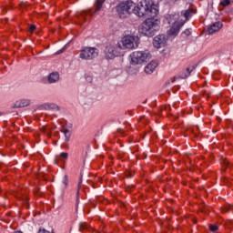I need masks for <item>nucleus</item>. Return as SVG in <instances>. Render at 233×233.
Listing matches in <instances>:
<instances>
[{
    "label": "nucleus",
    "instance_id": "7c9ffc66",
    "mask_svg": "<svg viewBox=\"0 0 233 233\" xmlns=\"http://www.w3.org/2000/svg\"><path fill=\"white\" fill-rule=\"evenodd\" d=\"M79 187H81V182H79L78 184V189H79ZM77 194H79V190H77Z\"/></svg>",
    "mask_w": 233,
    "mask_h": 233
},
{
    "label": "nucleus",
    "instance_id": "393cba45",
    "mask_svg": "<svg viewBox=\"0 0 233 233\" xmlns=\"http://www.w3.org/2000/svg\"><path fill=\"white\" fill-rule=\"evenodd\" d=\"M41 131L44 133V134H48V128L46 127H43L41 128Z\"/></svg>",
    "mask_w": 233,
    "mask_h": 233
},
{
    "label": "nucleus",
    "instance_id": "cd10ccee",
    "mask_svg": "<svg viewBox=\"0 0 233 233\" xmlns=\"http://www.w3.org/2000/svg\"><path fill=\"white\" fill-rule=\"evenodd\" d=\"M34 30H35V25H30L29 31L34 32Z\"/></svg>",
    "mask_w": 233,
    "mask_h": 233
},
{
    "label": "nucleus",
    "instance_id": "4be33fe9",
    "mask_svg": "<svg viewBox=\"0 0 233 233\" xmlns=\"http://www.w3.org/2000/svg\"><path fill=\"white\" fill-rule=\"evenodd\" d=\"M48 108H51V110H56V108H58L56 104H50L47 105Z\"/></svg>",
    "mask_w": 233,
    "mask_h": 233
},
{
    "label": "nucleus",
    "instance_id": "bb28decb",
    "mask_svg": "<svg viewBox=\"0 0 233 233\" xmlns=\"http://www.w3.org/2000/svg\"><path fill=\"white\" fill-rule=\"evenodd\" d=\"M222 163H223L224 167H229L228 160L224 159Z\"/></svg>",
    "mask_w": 233,
    "mask_h": 233
},
{
    "label": "nucleus",
    "instance_id": "f3484780",
    "mask_svg": "<svg viewBox=\"0 0 233 233\" xmlns=\"http://www.w3.org/2000/svg\"><path fill=\"white\" fill-rule=\"evenodd\" d=\"M103 3H105V0H96V10L95 12H99V10H101V8L103 7Z\"/></svg>",
    "mask_w": 233,
    "mask_h": 233
},
{
    "label": "nucleus",
    "instance_id": "c85d7f7f",
    "mask_svg": "<svg viewBox=\"0 0 233 233\" xmlns=\"http://www.w3.org/2000/svg\"><path fill=\"white\" fill-rule=\"evenodd\" d=\"M86 81H92V76H87V77H86Z\"/></svg>",
    "mask_w": 233,
    "mask_h": 233
},
{
    "label": "nucleus",
    "instance_id": "412c9836",
    "mask_svg": "<svg viewBox=\"0 0 233 233\" xmlns=\"http://www.w3.org/2000/svg\"><path fill=\"white\" fill-rule=\"evenodd\" d=\"M229 210H233V206H228L226 207L222 212H228Z\"/></svg>",
    "mask_w": 233,
    "mask_h": 233
},
{
    "label": "nucleus",
    "instance_id": "7ed1b4c3",
    "mask_svg": "<svg viewBox=\"0 0 233 233\" xmlns=\"http://www.w3.org/2000/svg\"><path fill=\"white\" fill-rule=\"evenodd\" d=\"M167 19H168L169 25L172 24L169 30H167V35L176 37V35L179 34L181 27L185 25V20L177 19V15H170Z\"/></svg>",
    "mask_w": 233,
    "mask_h": 233
},
{
    "label": "nucleus",
    "instance_id": "f8f14e48",
    "mask_svg": "<svg viewBox=\"0 0 233 233\" xmlns=\"http://www.w3.org/2000/svg\"><path fill=\"white\" fill-rule=\"evenodd\" d=\"M156 68H157V62L151 61L145 67V72H146V74H152L154 72V70H156Z\"/></svg>",
    "mask_w": 233,
    "mask_h": 233
},
{
    "label": "nucleus",
    "instance_id": "0eeeda50",
    "mask_svg": "<svg viewBox=\"0 0 233 233\" xmlns=\"http://www.w3.org/2000/svg\"><path fill=\"white\" fill-rule=\"evenodd\" d=\"M99 56V49L96 47L85 46L80 50L79 57L80 59H85L86 61H90L96 59Z\"/></svg>",
    "mask_w": 233,
    "mask_h": 233
},
{
    "label": "nucleus",
    "instance_id": "f257e3e1",
    "mask_svg": "<svg viewBox=\"0 0 233 233\" xmlns=\"http://www.w3.org/2000/svg\"><path fill=\"white\" fill-rule=\"evenodd\" d=\"M133 14L138 17H156L159 14V6L153 0H143L134 5Z\"/></svg>",
    "mask_w": 233,
    "mask_h": 233
},
{
    "label": "nucleus",
    "instance_id": "a211bd4d",
    "mask_svg": "<svg viewBox=\"0 0 233 233\" xmlns=\"http://www.w3.org/2000/svg\"><path fill=\"white\" fill-rule=\"evenodd\" d=\"M220 5L221 6H228V5H230V0H222Z\"/></svg>",
    "mask_w": 233,
    "mask_h": 233
},
{
    "label": "nucleus",
    "instance_id": "6ab92c4d",
    "mask_svg": "<svg viewBox=\"0 0 233 233\" xmlns=\"http://www.w3.org/2000/svg\"><path fill=\"white\" fill-rule=\"evenodd\" d=\"M209 228H210L211 232H217L218 228L217 225H211V226H209Z\"/></svg>",
    "mask_w": 233,
    "mask_h": 233
},
{
    "label": "nucleus",
    "instance_id": "6e6552de",
    "mask_svg": "<svg viewBox=\"0 0 233 233\" xmlns=\"http://www.w3.org/2000/svg\"><path fill=\"white\" fill-rule=\"evenodd\" d=\"M121 50H123V46L121 44L116 45H108L105 49V54L106 59H114V57H117L121 54Z\"/></svg>",
    "mask_w": 233,
    "mask_h": 233
},
{
    "label": "nucleus",
    "instance_id": "423d86ee",
    "mask_svg": "<svg viewBox=\"0 0 233 233\" xmlns=\"http://www.w3.org/2000/svg\"><path fill=\"white\" fill-rule=\"evenodd\" d=\"M122 50H134L139 46V37L134 35H126L121 39Z\"/></svg>",
    "mask_w": 233,
    "mask_h": 233
},
{
    "label": "nucleus",
    "instance_id": "9d476101",
    "mask_svg": "<svg viewBox=\"0 0 233 233\" xmlns=\"http://www.w3.org/2000/svg\"><path fill=\"white\" fill-rule=\"evenodd\" d=\"M221 28H223V24L221 22H216L208 28V32L209 35H212V34H216V32H219Z\"/></svg>",
    "mask_w": 233,
    "mask_h": 233
},
{
    "label": "nucleus",
    "instance_id": "b1692460",
    "mask_svg": "<svg viewBox=\"0 0 233 233\" xmlns=\"http://www.w3.org/2000/svg\"><path fill=\"white\" fill-rule=\"evenodd\" d=\"M81 19H83L84 21H86V12H84L81 14Z\"/></svg>",
    "mask_w": 233,
    "mask_h": 233
},
{
    "label": "nucleus",
    "instance_id": "f03ea898",
    "mask_svg": "<svg viewBox=\"0 0 233 233\" xmlns=\"http://www.w3.org/2000/svg\"><path fill=\"white\" fill-rule=\"evenodd\" d=\"M157 30H159V21L152 18L146 19L140 28L141 34L147 35V37H152Z\"/></svg>",
    "mask_w": 233,
    "mask_h": 233
},
{
    "label": "nucleus",
    "instance_id": "c756f323",
    "mask_svg": "<svg viewBox=\"0 0 233 233\" xmlns=\"http://www.w3.org/2000/svg\"><path fill=\"white\" fill-rule=\"evenodd\" d=\"M184 34H187V35H188L190 34V30L184 31Z\"/></svg>",
    "mask_w": 233,
    "mask_h": 233
},
{
    "label": "nucleus",
    "instance_id": "9b49d317",
    "mask_svg": "<svg viewBox=\"0 0 233 233\" xmlns=\"http://www.w3.org/2000/svg\"><path fill=\"white\" fill-rule=\"evenodd\" d=\"M193 70H196V66H194L182 70L178 75L179 79H187V77H188V76H190V74H191V72H193Z\"/></svg>",
    "mask_w": 233,
    "mask_h": 233
},
{
    "label": "nucleus",
    "instance_id": "20e7f679",
    "mask_svg": "<svg viewBox=\"0 0 233 233\" xmlns=\"http://www.w3.org/2000/svg\"><path fill=\"white\" fill-rule=\"evenodd\" d=\"M133 10L134 3L130 1L122 2L116 6V12L121 19L128 17V15L132 14Z\"/></svg>",
    "mask_w": 233,
    "mask_h": 233
},
{
    "label": "nucleus",
    "instance_id": "5701e85b",
    "mask_svg": "<svg viewBox=\"0 0 233 233\" xmlns=\"http://www.w3.org/2000/svg\"><path fill=\"white\" fill-rule=\"evenodd\" d=\"M63 183H64V185H65L66 187L68 186V177H67V176H66V177H64Z\"/></svg>",
    "mask_w": 233,
    "mask_h": 233
},
{
    "label": "nucleus",
    "instance_id": "39448f33",
    "mask_svg": "<svg viewBox=\"0 0 233 233\" xmlns=\"http://www.w3.org/2000/svg\"><path fill=\"white\" fill-rule=\"evenodd\" d=\"M131 63L133 65H141L142 63H147L152 57L150 51H135L130 55Z\"/></svg>",
    "mask_w": 233,
    "mask_h": 233
},
{
    "label": "nucleus",
    "instance_id": "a878e982",
    "mask_svg": "<svg viewBox=\"0 0 233 233\" xmlns=\"http://www.w3.org/2000/svg\"><path fill=\"white\" fill-rule=\"evenodd\" d=\"M88 226L86 224H80V228H82L83 230H86Z\"/></svg>",
    "mask_w": 233,
    "mask_h": 233
},
{
    "label": "nucleus",
    "instance_id": "2eb2a0df",
    "mask_svg": "<svg viewBox=\"0 0 233 233\" xmlns=\"http://www.w3.org/2000/svg\"><path fill=\"white\" fill-rule=\"evenodd\" d=\"M49 83H56L59 81V74L57 73H51L48 76Z\"/></svg>",
    "mask_w": 233,
    "mask_h": 233
},
{
    "label": "nucleus",
    "instance_id": "aec40b11",
    "mask_svg": "<svg viewBox=\"0 0 233 233\" xmlns=\"http://www.w3.org/2000/svg\"><path fill=\"white\" fill-rule=\"evenodd\" d=\"M60 157H63V159H68V153L66 152H62L60 154Z\"/></svg>",
    "mask_w": 233,
    "mask_h": 233
},
{
    "label": "nucleus",
    "instance_id": "1a4fd4ad",
    "mask_svg": "<svg viewBox=\"0 0 233 233\" xmlns=\"http://www.w3.org/2000/svg\"><path fill=\"white\" fill-rule=\"evenodd\" d=\"M167 35H158L154 38L153 46L155 48H162V46H165L167 45Z\"/></svg>",
    "mask_w": 233,
    "mask_h": 233
},
{
    "label": "nucleus",
    "instance_id": "4468645a",
    "mask_svg": "<svg viewBox=\"0 0 233 233\" xmlns=\"http://www.w3.org/2000/svg\"><path fill=\"white\" fill-rule=\"evenodd\" d=\"M28 105H30V101L29 100H20V101H17L15 104V106L16 108H23L25 106H28Z\"/></svg>",
    "mask_w": 233,
    "mask_h": 233
},
{
    "label": "nucleus",
    "instance_id": "2f4dec72",
    "mask_svg": "<svg viewBox=\"0 0 233 233\" xmlns=\"http://www.w3.org/2000/svg\"><path fill=\"white\" fill-rule=\"evenodd\" d=\"M195 130H199V127H195Z\"/></svg>",
    "mask_w": 233,
    "mask_h": 233
},
{
    "label": "nucleus",
    "instance_id": "dca6fc26",
    "mask_svg": "<svg viewBox=\"0 0 233 233\" xmlns=\"http://www.w3.org/2000/svg\"><path fill=\"white\" fill-rule=\"evenodd\" d=\"M61 132L64 134L66 141H70V137L72 136V133L66 127H62Z\"/></svg>",
    "mask_w": 233,
    "mask_h": 233
},
{
    "label": "nucleus",
    "instance_id": "ddd939ff",
    "mask_svg": "<svg viewBox=\"0 0 233 233\" xmlns=\"http://www.w3.org/2000/svg\"><path fill=\"white\" fill-rule=\"evenodd\" d=\"M181 14L185 17L186 21H188V19H190V16L196 14V11H194V9L192 8H188L187 10L182 11Z\"/></svg>",
    "mask_w": 233,
    "mask_h": 233
}]
</instances>
